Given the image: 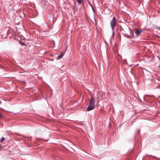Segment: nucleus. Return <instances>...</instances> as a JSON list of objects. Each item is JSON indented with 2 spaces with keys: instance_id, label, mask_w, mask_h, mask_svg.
Here are the masks:
<instances>
[{
  "instance_id": "obj_1",
  "label": "nucleus",
  "mask_w": 160,
  "mask_h": 160,
  "mask_svg": "<svg viewBox=\"0 0 160 160\" xmlns=\"http://www.w3.org/2000/svg\"><path fill=\"white\" fill-rule=\"evenodd\" d=\"M95 103L94 98L92 97L89 101V105L87 108L88 111L93 110L95 108Z\"/></svg>"
},
{
  "instance_id": "obj_2",
  "label": "nucleus",
  "mask_w": 160,
  "mask_h": 160,
  "mask_svg": "<svg viewBox=\"0 0 160 160\" xmlns=\"http://www.w3.org/2000/svg\"><path fill=\"white\" fill-rule=\"evenodd\" d=\"M116 18L115 17H114L112 20L111 22V26L112 30L114 29L116 26Z\"/></svg>"
},
{
  "instance_id": "obj_3",
  "label": "nucleus",
  "mask_w": 160,
  "mask_h": 160,
  "mask_svg": "<svg viewBox=\"0 0 160 160\" xmlns=\"http://www.w3.org/2000/svg\"><path fill=\"white\" fill-rule=\"evenodd\" d=\"M96 96V98L98 99L97 102L98 103L99 101V99H101L100 98L101 97V94L99 92H98L97 93Z\"/></svg>"
},
{
  "instance_id": "obj_4",
  "label": "nucleus",
  "mask_w": 160,
  "mask_h": 160,
  "mask_svg": "<svg viewBox=\"0 0 160 160\" xmlns=\"http://www.w3.org/2000/svg\"><path fill=\"white\" fill-rule=\"evenodd\" d=\"M142 32V30H137L135 31V34L137 36H139V35H140L141 33V32Z\"/></svg>"
},
{
  "instance_id": "obj_5",
  "label": "nucleus",
  "mask_w": 160,
  "mask_h": 160,
  "mask_svg": "<svg viewBox=\"0 0 160 160\" xmlns=\"http://www.w3.org/2000/svg\"><path fill=\"white\" fill-rule=\"evenodd\" d=\"M64 53L63 52H62L61 54L59 55L58 56V59H59L61 58H62L63 57V56L64 55Z\"/></svg>"
},
{
  "instance_id": "obj_6",
  "label": "nucleus",
  "mask_w": 160,
  "mask_h": 160,
  "mask_svg": "<svg viewBox=\"0 0 160 160\" xmlns=\"http://www.w3.org/2000/svg\"><path fill=\"white\" fill-rule=\"evenodd\" d=\"M77 2L78 3L80 4L83 1V0H77Z\"/></svg>"
},
{
  "instance_id": "obj_7",
  "label": "nucleus",
  "mask_w": 160,
  "mask_h": 160,
  "mask_svg": "<svg viewBox=\"0 0 160 160\" xmlns=\"http://www.w3.org/2000/svg\"><path fill=\"white\" fill-rule=\"evenodd\" d=\"M4 140H5V138L4 137H2L0 140V142H2L3 141H4Z\"/></svg>"
},
{
  "instance_id": "obj_8",
  "label": "nucleus",
  "mask_w": 160,
  "mask_h": 160,
  "mask_svg": "<svg viewBox=\"0 0 160 160\" xmlns=\"http://www.w3.org/2000/svg\"><path fill=\"white\" fill-rule=\"evenodd\" d=\"M2 116L1 114L0 113V118H2Z\"/></svg>"
},
{
  "instance_id": "obj_9",
  "label": "nucleus",
  "mask_w": 160,
  "mask_h": 160,
  "mask_svg": "<svg viewBox=\"0 0 160 160\" xmlns=\"http://www.w3.org/2000/svg\"><path fill=\"white\" fill-rule=\"evenodd\" d=\"M130 32L131 33H132V34H133V33L132 32V31H131V29H130Z\"/></svg>"
},
{
  "instance_id": "obj_10",
  "label": "nucleus",
  "mask_w": 160,
  "mask_h": 160,
  "mask_svg": "<svg viewBox=\"0 0 160 160\" xmlns=\"http://www.w3.org/2000/svg\"><path fill=\"white\" fill-rule=\"evenodd\" d=\"M22 45H24V44H23V43H22Z\"/></svg>"
},
{
  "instance_id": "obj_11",
  "label": "nucleus",
  "mask_w": 160,
  "mask_h": 160,
  "mask_svg": "<svg viewBox=\"0 0 160 160\" xmlns=\"http://www.w3.org/2000/svg\"><path fill=\"white\" fill-rule=\"evenodd\" d=\"M160 30V27L158 28Z\"/></svg>"
}]
</instances>
